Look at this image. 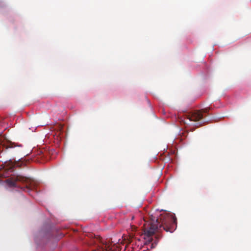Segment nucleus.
Segmentation results:
<instances>
[{
    "instance_id": "obj_1",
    "label": "nucleus",
    "mask_w": 251,
    "mask_h": 251,
    "mask_svg": "<svg viewBox=\"0 0 251 251\" xmlns=\"http://www.w3.org/2000/svg\"><path fill=\"white\" fill-rule=\"evenodd\" d=\"M176 226V219L171 214L163 213L155 219L151 218V221L145 225L144 239L145 244H150L152 241V235L155 231L162 227L167 232H173Z\"/></svg>"
},
{
    "instance_id": "obj_2",
    "label": "nucleus",
    "mask_w": 251,
    "mask_h": 251,
    "mask_svg": "<svg viewBox=\"0 0 251 251\" xmlns=\"http://www.w3.org/2000/svg\"><path fill=\"white\" fill-rule=\"evenodd\" d=\"M4 182L10 187L21 188L24 191L30 190L28 186L30 184L31 179L20 175H13L5 179Z\"/></svg>"
},
{
    "instance_id": "obj_3",
    "label": "nucleus",
    "mask_w": 251,
    "mask_h": 251,
    "mask_svg": "<svg viewBox=\"0 0 251 251\" xmlns=\"http://www.w3.org/2000/svg\"><path fill=\"white\" fill-rule=\"evenodd\" d=\"M208 110V108H205L201 110H195L185 114V116L189 121L198 122L202 119V113H207Z\"/></svg>"
},
{
    "instance_id": "obj_4",
    "label": "nucleus",
    "mask_w": 251,
    "mask_h": 251,
    "mask_svg": "<svg viewBox=\"0 0 251 251\" xmlns=\"http://www.w3.org/2000/svg\"><path fill=\"white\" fill-rule=\"evenodd\" d=\"M8 149H13L14 152L18 153L22 151V145H17L15 143L12 142H0V153L2 152L4 150H7Z\"/></svg>"
},
{
    "instance_id": "obj_5",
    "label": "nucleus",
    "mask_w": 251,
    "mask_h": 251,
    "mask_svg": "<svg viewBox=\"0 0 251 251\" xmlns=\"http://www.w3.org/2000/svg\"><path fill=\"white\" fill-rule=\"evenodd\" d=\"M8 164H10V166L8 167L7 169L10 170L11 172L13 171V168L14 167V165L11 162H9Z\"/></svg>"
},
{
    "instance_id": "obj_6",
    "label": "nucleus",
    "mask_w": 251,
    "mask_h": 251,
    "mask_svg": "<svg viewBox=\"0 0 251 251\" xmlns=\"http://www.w3.org/2000/svg\"><path fill=\"white\" fill-rule=\"evenodd\" d=\"M154 248V246L153 245V244H151V248Z\"/></svg>"
},
{
    "instance_id": "obj_7",
    "label": "nucleus",
    "mask_w": 251,
    "mask_h": 251,
    "mask_svg": "<svg viewBox=\"0 0 251 251\" xmlns=\"http://www.w3.org/2000/svg\"><path fill=\"white\" fill-rule=\"evenodd\" d=\"M181 122H183L184 124H186V122L182 120Z\"/></svg>"
},
{
    "instance_id": "obj_8",
    "label": "nucleus",
    "mask_w": 251,
    "mask_h": 251,
    "mask_svg": "<svg viewBox=\"0 0 251 251\" xmlns=\"http://www.w3.org/2000/svg\"><path fill=\"white\" fill-rule=\"evenodd\" d=\"M44 155H42V154H41V155H39V156H40V157H42V156H44Z\"/></svg>"
}]
</instances>
